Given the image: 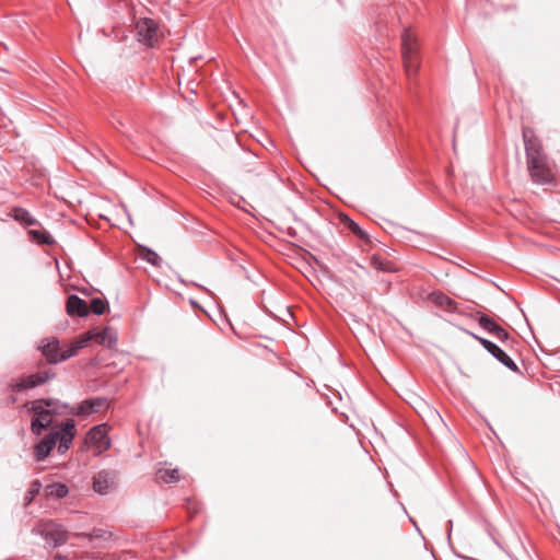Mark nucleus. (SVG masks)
Returning <instances> with one entry per match:
<instances>
[{
  "label": "nucleus",
  "instance_id": "4be33fe9",
  "mask_svg": "<svg viewBox=\"0 0 560 560\" xmlns=\"http://www.w3.org/2000/svg\"><path fill=\"white\" fill-rule=\"evenodd\" d=\"M342 222L348 226V229L353 232L355 235H358L360 238H366V233L359 226L358 223H355L353 220H351L348 217H345L342 219Z\"/></svg>",
  "mask_w": 560,
  "mask_h": 560
},
{
  "label": "nucleus",
  "instance_id": "5701e85b",
  "mask_svg": "<svg viewBox=\"0 0 560 560\" xmlns=\"http://www.w3.org/2000/svg\"><path fill=\"white\" fill-rule=\"evenodd\" d=\"M107 307H108L107 302L103 301L102 299L96 298L91 301V305L89 308L94 314L102 315L106 312Z\"/></svg>",
  "mask_w": 560,
  "mask_h": 560
},
{
  "label": "nucleus",
  "instance_id": "423d86ee",
  "mask_svg": "<svg viewBox=\"0 0 560 560\" xmlns=\"http://www.w3.org/2000/svg\"><path fill=\"white\" fill-rule=\"evenodd\" d=\"M136 28L139 40L150 47H154L162 36L158 24L152 19L139 20Z\"/></svg>",
  "mask_w": 560,
  "mask_h": 560
},
{
  "label": "nucleus",
  "instance_id": "6e6552de",
  "mask_svg": "<svg viewBox=\"0 0 560 560\" xmlns=\"http://www.w3.org/2000/svg\"><path fill=\"white\" fill-rule=\"evenodd\" d=\"M472 318H475L480 327L488 332H490L497 340L504 342L509 339V334L500 327L498 324H495L489 316L477 312L472 315Z\"/></svg>",
  "mask_w": 560,
  "mask_h": 560
},
{
  "label": "nucleus",
  "instance_id": "9b49d317",
  "mask_svg": "<svg viewBox=\"0 0 560 560\" xmlns=\"http://www.w3.org/2000/svg\"><path fill=\"white\" fill-rule=\"evenodd\" d=\"M58 432L49 433L35 446L34 455L37 460H44L50 454L58 441Z\"/></svg>",
  "mask_w": 560,
  "mask_h": 560
},
{
  "label": "nucleus",
  "instance_id": "2eb2a0df",
  "mask_svg": "<svg viewBox=\"0 0 560 560\" xmlns=\"http://www.w3.org/2000/svg\"><path fill=\"white\" fill-rule=\"evenodd\" d=\"M113 483V478L108 471H100L93 481V488L97 493L105 494Z\"/></svg>",
  "mask_w": 560,
  "mask_h": 560
},
{
  "label": "nucleus",
  "instance_id": "412c9836",
  "mask_svg": "<svg viewBox=\"0 0 560 560\" xmlns=\"http://www.w3.org/2000/svg\"><path fill=\"white\" fill-rule=\"evenodd\" d=\"M158 475L164 482H176L180 479L178 469L159 470Z\"/></svg>",
  "mask_w": 560,
  "mask_h": 560
},
{
  "label": "nucleus",
  "instance_id": "c85d7f7f",
  "mask_svg": "<svg viewBox=\"0 0 560 560\" xmlns=\"http://www.w3.org/2000/svg\"><path fill=\"white\" fill-rule=\"evenodd\" d=\"M58 440H59L58 452L65 453L69 448L71 443L66 440H61V439H58Z\"/></svg>",
  "mask_w": 560,
  "mask_h": 560
},
{
  "label": "nucleus",
  "instance_id": "7ed1b4c3",
  "mask_svg": "<svg viewBox=\"0 0 560 560\" xmlns=\"http://www.w3.org/2000/svg\"><path fill=\"white\" fill-rule=\"evenodd\" d=\"M401 50L405 62V68L408 77L415 74L418 70V62L416 60L417 54V38L410 30H405L401 36Z\"/></svg>",
  "mask_w": 560,
  "mask_h": 560
},
{
  "label": "nucleus",
  "instance_id": "a878e982",
  "mask_svg": "<svg viewBox=\"0 0 560 560\" xmlns=\"http://www.w3.org/2000/svg\"><path fill=\"white\" fill-rule=\"evenodd\" d=\"M94 339V331H88L84 335H82L80 338H78L73 343L75 345V348L82 349L88 346V343Z\"/></svg>",
  "mask_w": 560,
  "mask_h": 560
},
{
  "label": "nucleus",
  "instance_id": "f3484780",
  "mask_svg": "<svg viewBox=\"0 0 560 560\" xmlns=\"http://www.w3.org/2000/svg\"><path fill=\"white\" fill-rule=\"evenodd\" d=\"M12 218L27 226L36 225L38 221L25 209L16 207L12 209Z\"/></svg>",
  "mask_w": 560,
  "mask_h": 560
},
{
  "label": "nucleus",
  "instance_id": "6ab92c4d",
  "mask_svg": "<svg viewBox=\"0 0 560 560\" xmlns=\"http://www.w3.org/2000/svg\"><path fill=\"white\" fill-rule=\"evenodd\" d=\"M28 235L31 240L37 244L51 245L55 242L51 235L44 230H30Z\"/></svg>",
  "mask_w": 560,
  "mask_h": 560
},
{
  "label": "nucleus",
  "instance_id": "b1692460",
  "mask_svg": "<svg viewBox=\"0 0 560 560\" xmlns=\"http://www.w3.org/2000/svg\"><path fill=\"white\" fill-rule=\"evenodd\" d=\"M371 265L375 269L381 270V271H392L393 270L392 264L387 260H384L380 256H373L371 258Z\"/></svg>",
  "mask_w": 560,
  "mask_h": 560
},
{
  "label": "nucleus",
  "instance_id": "ddd939ff",
  "mask_svg": "<svg viewBox=\"0 0 560 560\" xmlns=\"http://www.w3.org/2000/svg\"><path fill=\"white\" fill-rule=\"evenodd\" d=\"M49 378L47 372H40L36 374H32L25 377H22L15 385L14 389L20 392L24 389L34 388L38 385L44 384Z\"/></svg>",
  "mask_w": 560,
  "mask_h": 560
},
{
  "label": "nucleus",
  "instance_id": "cd10ccee",
  "mask_svg": "<svg viewBox=\"0 0 560 560\" xmlns=\"http://www.w3.org/2000/svg\"><path fill=\"white\" fill-rule=\"evenodd\" d=\"M40 488H42V483L38 480H35L32 482L30 490H28V494H30L28 501H31L39 492Z\"/></svg>",
  "mask_w": 560,
  "mask_h": 560
},
{
  "label": "nucleus",
  "instance_id": "20e7f679",
  "mask_svg": "<svg viewBox=\"0 0 560 560\" xmlns=\"http://www.w3.org/2000/svg\"><path fill=\"white\" fill-rule=\"evenodd\" d=\"M37 530L51 548L59 547L68 540L67 529L52 521L43 523Z\"/></svg>",
  "mask_w": 560,
  "mask_h": 560
},
{
  "label": "nucleus",
  "instance_id": "1a4fd4ad",
  "mask_svg": "<svg viewBox=\"0 0 560 560\" xmlns=\"http://www.w3.org/2000/svg\"><path fill=\"white\" fill-rule=\"evenodd\" d=\"M38 348L50 364L61 362L59 340L56 337L43 339Z\"/></svg>",
  "mask_w": 560,
  "mask_h": 560
},
{
  "label": "nucleus",
  "instance_id": "0eeeda50",
  "mask_svg": "<svg viewBox=\"0 0 560 560\" xmlns=\"http://www.w3.org/2000/svg\"><path fill=\"white\" fill-rule=\"evenodd\" d=\"M86 442L96 450V454H102L110 447L107 424H98L93 427L86 436Z\"/></svg>",
  "mask_w": 560,
  "mask_h": 560
},
{
  "label": "nucleus",
  "instance_id": "39448f33",
  "mask_svg": "<svg viewBox=\"0 0 560 560\" xmlns=\"http://www.w3.org/2000/svg\"><path fill=\"white\" fill-rule=\"evenodd\" d=\"M462 331L469 335L474 339H476L491 355H493L499 362H501L503 365H505L509 370L513 372H518V368L515 364V362L495 343L492 341L482 338L474 332H471L468 329L460 328Z\"/></svg>",
  "mask_w": 560,
  "mask_h": 560
},
{
  "label": "nucleus",
  "instance_id": "9d476101",
  "mask_svg": "<svg viewBox=\"0 0 560 560\" xmlns=\"http://www.w3.org/2000/svg\"><path fill=\"white\" fill-rule=\"evenodd\" d=\"M107 406L105 398H92L82 401L78 407L70 408L69 412L75 416H88L101 411Z\"/></svg>",
  "mask_w": 560,
  "mask_h": 560
},
{
  "label": "nucleus",
  "instance_id": "393cba45",
  "mask_svg": "<svg viewBox=\"0 0 560 560\" xmlns=\"http://www.w3.org/2000/svg\"><path fill=\"white\" fill-rule=\"evenodd\" d=\"M143 259L147 260L149 264L159 267L161 264V257L153 250L145 248L143 254Z\"/></svg>",
  "mask_w": 560,
  "mask_h": 560
},
{
  "label": "nucleus",
  "instance_id": "a211bd4d",
  "mask_svg": "<svg viewBox=\"0 0 560 560\" xmlns=\"http://www.w3.org/2000/svg\"><path fill=\"white\" fill-rule=\"evenodd\" d=\"M68 492V487L65 483L56 482L45 487V494L48 498L62 499Z\"/></svg>",
  "mask_w": 560,
  "mask_h": 560
},
{
  "label": "nucleus",
  "instance_id": "dca6fc26",
  "mask_svg": "<svg viewBox=\"0 0 560 560\" xmlns=\"http://www.w3.org/2000/svg\"><path fill=\"white\" fill-rule=\"evenodd\" d=\"M94 340L101 346L112 348L117 342V336L113 329L105 328L102 331L94 332Z\"/></svg>",
  "mask_w": 560,
  "mask_h": 560
},
{
  "label": "nucleus",
  "instance_id": "f03ea898",
  "mask_svg": "<svg viewBox=\"0 0 560 560\" xmlns=\"http://www.w3.org/2000/svg\"><path fill=\"white\" fill-rule=\"evenodd\" d=\"M68 405L57 399H38L32 402L30 410L35 413L31 422L32 432L36 435L42 434L43 430L52 422V415H62Z\"/></svg>",
  "mask_w": 560,
  "mask_h": 560
},
{
  "label": "nucleus",
  "instance_id": "bb28decb",
  "mask_svg": "<svg viewBox=\"0 0 560 560\" xmlns=\"http://www.w3.org/2000/svg\"><path fill=\"white\" fill-rule=\"evenodd\" d=\"M78 350H79V349H78V348H75V345H74V343H72V345L70 346V348H69V349H67V350H65V351H61V352H60V353H61V362H62V361H66V360H67V359H69V358L74 357V355L77 354Z\"/></svg>",
  "mask_w": 560,
  "mask_h": 560
},
{
  "label": "nucleus",
  "instance_id": "4468645a",
  "mask_svg": "<svg viewBox=\"0 0 560 560\" xmlns=\"http://www.w3.org/2000/svg\"><path fill=\"white\" fill-rule=\"evenodd\" d=\"M430 300L434 303V305L444 311L452 313H460L459 310L457 308L456 302L443 293L434 292L430 294Z\"/></svg>",
  "mask_w": 560,
  "mask_h": 560
},
{
  "label": "nucleus",
  "instance_id": "f8f14e48",
  "mask_svg": "<svg viewBox=\"0 0 560 560\" xmlns=\"http://www.w3.org/2000/svg\"><path fill=\"white\" fill-rule=\"evenodd\" d=\"M66 308L70 316L84 317L90 312L88 303L75 294L68 296Z\"/></svg>",
  "mask_w": 560,
  "mask_h": 560
},
{
  "label": "nucleus",
  "instance_id": "f257e3e1",
  "mask_svg": "<svg viewBox=\"0 0 560 560\" xmlns=\"http://www.w3.org/2000/svg\"><path fill=\"white\" fill-rule=\"evenodd\" d=\"M527 168L532 179L537 184H546L552 179V171L547 156L541 150L539 140L530 128H523Z\"/></svg>",
  "mask_w": 560,
  "mask_h": 560
},
{
  "label": "nucleus",
  "instance_id": "aec40b11",
  "mask_svg": "<svg viewBox=\"0 0 560 560\" xmlns=\"http://www.w3.org/2000/svg\"><path fill=\"white\" fill-rule=\"evenodd\" d=\"M75 434V423L72 419L67 420L61 428V433H59V438L61 440H66L68 442H72Z\"/></svg>",
  "mask_w": 560,
  "mask_h": 560
}]
</instances>
